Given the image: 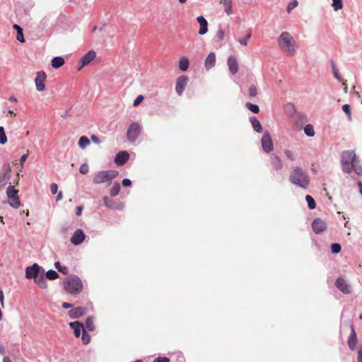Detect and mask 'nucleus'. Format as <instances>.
<instances>
[{"label":"nucleus","mask_w":362,"mask_h":362,"mask_svg":"<svg viewBox=\"0 0 362 362\" xmlns=\"http://www.w3.org/2000/svg\"><path fill=\"white\" fill-rule=\"evenodd\" d=\"M288 180L293 185L307 189L310 185L309 173L300 166H294L290 173Z\"/></svg>","instance_id":"obj_1"},{"label":"nucleus","mask_w":362,"mask_h":362,"mask_svg":"<svg viewBox=\"0 0 362 362\" xmlns=\"http://www.w3.org/2000/svg\"><path fill=\"white\" fill-rule=\"evenodd\" d=\"M356 153L353 150L342 151L341 154V170L345 173H350L354 168V164L358 162Z\"/></svg>","instance_id":"obj_2"},{"label":"nucleus","mask_w":362,"mask_h":362,"mask_svg":"<svg viewBox=\"0 0 362 362\" xmlns=\"http://www.w3.org/2000/svg\"><path fill=\"white\" fill-rule=\"evenodd\" d=\"M64 290L72 295L79 293L83 289V284L80 278L76 275H70L63 283Z\"/></svg>","instance_id":"obj_3"},{"label":"nucleus","mask_w":362,"mask_h":362,"mask_svg":"<svg viewBox=\"0 0 362 362\" xmlns=\"http://www.w3.org/2000/svg\"><path fill=\"white\" fill-rule=\"evenodd\" d=\"M278 43L280 49L289 54L295 52V41L293 37L288 32H283L278 37Z\"/></svg>","instance_id":"obj_4"},{"label":"nucleus","mask_w":362,"mask_h":362,"mask_svg":"<svg viewBox=\"0 0 362 362\" xmlns=\"http://www.w3.org/2000/svg\"><path fill=\"white\" fill-rule=\"evenodd\" d=\"M118 171L112 170L98 171L94 175L93 182L101 184L108 182V185H110L112 180L118 175Z\"/></svg>","instance_id":"obj_5"},{"label":"nucleus","mask_w":362,"mask_h":362,"mask_svg":"<svg viewBox=\"0 0 362 362\" xmlns=\"http://www.w3.org/2000/svg\"><path fill=\"white\" fill-rule=\"evenodd\" d=\"M141 132V127L137 122L132 123L127 132V139L129 142H134Z\"/></svg>","instance_id":"obj_6"},{"label":"nucleus","mask_w":362,"mask_h":362,"mask_svg":"<svg viewBox=\"0 0 362 362\" xmlns=\"http://www.w3.org/2000/svg\"><path fill=\"white\" fill-rule=\"evenodd\" d=\"M6 195L8 199L12 201V202L10 203L11 207L14 209L19 207L21 202L18 196V190H16L13 185H9L8 186L6 189Z\"/></svg>","instance_id":"obj_7"},{"label":"nucleus","mask_w":362,"mask_h":362,"mask_svg":"<svg viewBox=\"0 0 362 362\" xmlns=\"http://www.w3.org/2000/svg\"><path fill=\"white\" fill-rule=\"evenodd\" d=\"M42 272H44L43 267L37 263H34L31 266H28L25 268V278L28 279H34L38 274Z\"/></svg>","instance_id":"obj_8"},{"label":"nucleus","mask_w":362,"mask_h":362,"mask_svg":"<svg viewBox=\"0 0 362 362\" xmlns=\"http://www.w3.org/2000/svg\"><path fill=\"white\" fill-rule=\"evenodd\" d=\"M261 145L262 150L267 153H270L273 150V141L271 135L268 132L264 133L261 139Z\"/></svg>","instance_id":"obj_9"},{"label":"nucleus","mask_w":362,"mask_h":362,"mask_svg":"<svg viewBox=\"0 0 362 362\" xmlns=\"http://www.w3.org/2000/svg\"><path fill=\"white\" fill-rule=\"evenodd\" d=\"M96 57V52L94 50H89L79 60L78 69L81 70L84 66L90 63Z\"/></svg>","instance_id":"obj_10"},{"label":"nucleus","mask_w":362,"mask_h":362,"mask_svg":"<svg viewBox=\"0 0 362 362\" xmlns=\"http://www.w3.org/2000/svg\"><path fill=\"white\" fill-rule=\"evenodd\" d=\"M189 78L187 76L182 75L179 76L176 81L175 91L177 94L181 96L187 85Z\"/></svg>","instance_id":"obj_11"},{"label":"nucleus","mask_w":362,"mask_h":362,"mask_svg":"<svg viewBox=\"0 0 362 362\" xmlns=\"http://www.w3.org/2000/svg\"><path fill=\"white\" fill-rule=\"evenodd\" d=\"M47 78V74L45 71H37L35 78L36 89L38 91H43L45 89V81Z\"/></svg>","instance_id":"obj_12"},{"label":"nucleus","mask_w":362,"mask_h":362,"mask_svg":"<svg viewBox=\"0 0 362 362\" xmlns=\"http://www.w3.org/2000/svg\"><path fill=\"white\" fill-rule=\"evenodd\" d=\"M351 333L348 337L347 344L349 349L352 351L356 350L358 344V338L356 330L353 325H350Z\"/></svg>","instance_id":"obj_13"},{"label":"nucleus","mask_w":362,"mask_h":362,"mask_svg":"<svg viewBox=\"0 0 362 362\" xmlns=\"http://www.w3.org/2000/svg\"><path fill=\"white\" fill-rule=\"evenodd\" d=\"M312 228L316 234H320L327 229V223L320 218H315L312 223Z\"/></svg>","instance_id":"obj_14"},{"label":"nucleus","mask_w":362,"mask_h":362,"mask_svg":"<svg viewBox=\"0 0 362 362\" xmlns=\"http://www.w3.org/2000/svg\"><path fill=\"white\" fill-rule=\"evenodd\" d=\"M335 285L337 288L344 294H349L351 293V289L349 285L342 277H339L337 279Z\"/></svg>","instance_id":"obj_15"},{"label":"nucleus","mask_w":362,"mask_h":362,"mask_svg":"<svg viewBox=\"0 0 362 362\" xmlns=\"http://www.w3.org/2000/svg\"><path fill=\"white\" fill-rule=\"evenodd\" d=\"M86 235L82 229H77L74 231L71 238V243L74 245L81 244L85 240Z\"/></svg>","instance_id":"obj_16"},{"label":"nucleus","mask_w":362,"mask_h":362,"mask_svg":"<svg viewBox=\"0 0 362 362\" xmlns=\"http://www.w3.org/2000/svg\"><path fill=\"white\" fill-rule=\"evenodd\" d=\"M129 159V154L127 151H122L118 152L114 159L117 165H123Z\"/></svg>","instance_id":"obj_17"},{"label":"nucleus","mask_w":362,"mask_h":362,"mask_svg":"<svg viewBox=\"0 0 362 362\" xmlns=\"http://www.w3.org/2000/svg\"><path fill=\"white\" fill-rule=\"evenodd\" d=\"M103 200L104 205L111 209L121 211L124 208V204L122 203L116 204L107 197H104Z\"/></svg>","instance_id":"obj_18"},{"label":"nucleus","mask_w":362,"mask_h":362,"mask_svg":"<svg viewBox=\"0 0 362 362\" xmlns=\"http://www.w3.org/2000/svg\"><path fill=\"white\" fill-rule=\"evenodd\" d=\"M270 162L274 170L278 171L282 169V160L277 155L274 153L272 154L270 156Z\"/></svg>","instance_id":"obj_19"},{"label":"nucleus","mask_w":362,"mask_h":362,"mask_svg":"<svg viewBox=\"0 0 362 362\" xmlns=\"http://www.w3.org/2000/svg\"><path fill=\"white\" fill-rule=\"evenodd\" d=\"M227 64L230 72L233 75L235 74L238 71V64L236 57L234 56H230L228 58Z\"/></svg>","instance_id":"obj_20"},{"label":"nucleus","mask_w":362,"mask_h":362,"mask_svg":"<svg viewBox=\"0 0 362 362\" xmlns=\"http://www.w3.org/2000/svg\"><path fill=\"white\" fill-rule=\"evenodd\" d=\"M197 21L200 25V28L198 33L201 35L206 34L208 32V22L203 16H199L197 18Z\"/></svg>","instance_id":"obj_21"},{"label":"nucleus","mask_w":362,"mask_h":362,"mask_svg":"<svg viewBox=\"0 0 362 362\" xmlns=\"http://www.w3.org/2000/svg\"><path fill=\"white\" fill-rule=\"evenodd\" d=\"M86 309L83 307L73 308L69 311V315L71 318H78L86 313Z\"/></svg>","instance_id":"obj_22"},{"label":"nucleus","mask_w":362,"mask_h":362,"mask_svg":"<svg viewBox=\"0 0 362 362\" xmlns=\"http://www.w3.org/2000/svg\"><path fill=\"white\" fill-rule=\"evenodd\" d=\"M69 326L74 329V335L76 337H79L81 330L83 332L85 329L84 325L79 321H74L69 323Z\"/></svg>","instance_id":"obj_23"},{"label":"nucleus","mask_w":362,"mask_h":362,"mask_svg":"<svg viewBox=\"0 0 362 362\" xmlns=\"http://www.w3.org/2000/svg\"><path fill=\"white\" fill-rule=\"evenodd\" d=\"M216 64V54L214 52H211L206 57L204 62V66L206 70L213 68Z\"/></svg>","instance_id":"obj_24"},{"label":"nucleus","mask_w":362,"mask_h":362,"mask_svg":"<svg viewBox=\"0 0 362 362\" xmlns=\"http://www.w3.org/2000/svg\"><path fill=\"white\" fill-rule=\"evenodd\" d=\"M45 278L46 277H45V272H44L42 274L40 273V274H38L33 279V281H34L35 284L38 285L41 288L45 289V288H46L47 287V284Z\"/></svg>","instance_id":"obj_25"},{"label":"nucleus","mask_w":362,"mask_h":362,"mask_svg":"<svg viewBox=\"0 0 362 362\" xmlns=\"http://www.w3.org/2000/svg\"><path fill=\"white\" fill-rule=\"evenodd\" d=\"M250 122L252 126L254 131H255L257 133L262 132L263 129H262V124L256 117H255V116L250 117Z\"/></svg>","instance_id":"obj_26"},{"label":"nucleus","mask_w":362,"mask_h":362,"mask_svg":"<svg viewBox=\"0 0 362 362\" xmlns=\"http://www.w3.org/2000/svg\"><path fill=\"white\" fill-rule=\"evenodd\" d=\"M65 63L64 59L62 57H54L51 61V65L54 69H59Z\"/></svg>","instance_id":"obj_27"},{"label":"nucleus","mask_w":362,"mask_h":362,"mask_svg":"<svg viewBox=\"0 0 362 362\" xmlns=\"http://www.w3.org/2000/svg\"><path fill=\"white\" fill-rule=\"evenodd\" d=\"M13 30H16V32H17V36H16L17 40L22 43L24 42L25 38L23 36V28L18 24H13Z\"/></svg>","instance_id":"obj_28"},{"label":"nucleus","mask_w":362,"mask_h":362,"mask_svg":"<svg viewBox=\"0 0 362 362\" xmlns=\"http://www.w3.org/2000/svg\"><path fill=\"white\" fill-rule=\"evenodd\" d=\"M220 4H223L224 11L228 16L232 14V0H220Z\"/></svg>","instance_id":"obj_29"},{"label":"nucleus","mask_w":362,"mask_h":362,"mask_svg":"<svg viewBox=\"0 0 362 362\" xmlns=\"http://www.w3.org/2000/svg\"><path fill=\"white\" fill-rule=\"evenodd\" d=\"M85 328H86L88 331H94L95 329V327L93 322V317L88 316L85 321Z\"/></svg>","instance_id":"obj_30"},{"label":"nucleus","mask_w":362,"mask_h":362,"mask_svg":"<svg viewBox=\"0 0 362 362\" xmlns=\"http://www.w3.org/2000/svg\"><path fill=\"white\" fill-rule=\"evenodd\" d=\"M179 68L182 71H186L189 68V60L186 57L180 58L179 62Z\"/></svg>","instance_id":"obj_31"},{"label":"nucleus","mask_w":362,"mask_h":362,"mask_svg":"<svg viewBox=\"0 0 362 362\" xmlns=\"http://www.w3.org/2000/svg\"><path fill=\"white\" fill-rule=\"evenodd\" d=\"M9 179L10 175H8V173H0V190L6 185Z\"/></svg>","instance_id":"obj_32"},{"label":"nucleus","mask_w":362,"mask_h":362,"mask_svg":"<svg viewBox=\"0 0 362 362\" xmlns=\"http://www.w3.org/2000/svg\"><path fill=\"white\" fill-rule=\"evenodd\" d=\"M78 144L80 148L84 149L90 144V140L87 136H82L80 137Z\"/></svg>","instance_id":"obj_33"},{"label":"nucleus","mask_w":362,"mask_h":362,"mask_svg":"<svg viewBox=\"0 0 362 362\" xmlns=\"http://www.w3.org/2000/svg\"><path fill=\"white\" fill-rule=\"evenodd\" d=\"M45 275L49 280H55L59 278V274L53 269H49L47 272H45Z\"/></svg>","instance_id":"obj_34"},{"label":"nucleus","mask_w":362,"mask_h":362,"mask_svg":"<svg viewBox=\"0 0 362 362\" xmlns=\"http://www.w3.org/2000/svg\"><path fill=\"white\" fill-rule=\"evenodd\" d=\"M120 184L118 182H115L113 186L110 189V195L112 197H115L119 194L120 191Z\"/></svg>","instance_id":"obj_35"},{"label":"nucleus","mask_w":362,"mask_h":362,"mask_svg":"<svg viewBox=\"0 0 362 362\" xmlns=\"http://www.w3.org/2000/svg\"><path fill=\"white\" fill-rule=\"evenodd\" d=\"M304 133L305 134L306 136L309 137L314 136L315 133L313 126L310 124H306L304 127Z\"/></svg>","instance_id":"obj_36"},{"label":"nucleus","mask_w":362,"mask_h":362,"mask_svg":"<svg viewBox=\"0 0 362 362\" xmlns=\"http://www.w3.org/2000/svg\"><path fill=\"white\" fill-rule=\"evenodd\" d=\"M54 267L62 274L66 275L69 273L68 267L66 266H62L59 262H56L54 263Z\"/></svg>","instance_id":"obj_37"},{"label":"nucleus","mask_w":362,"mask_h":362,"mask_svg":"<svg viewBox=\"0 0 362 362\" xmlns=\"http://www.w3.org/2000/svg\"><path fill=\"white\" fill-rule=\"evenodd\" d=\"M305 201L308 204V207L310 209H314L316 207V203L313 197L310 195L305 196Z\"/></svg>","instance_id":"obj_38"},{"label":"nucleus","mask_w":362,"mask_h":362,"mask_svg":"<svg viewBox=\"0 0 362 362\" xmlns=\"http://www.w3.org/2000/svg\"><path fill=\"white\" fill-rule=\"evenodd\" d=\"M245 106L246 107L250 110L251 112H252L253 113H258L259 112V107L257 105H255V104H252L250 102H247L245 103Z\"/></svg>","instance_id":"obj_39"},{"label":"nucleus","mask_w":362,"mask_h":362,"mask_svg":"<svg viewBox=\"0 0 362 362\" xmlns=\"http://www.w3.org/2000/svg\"><path fill=\"white\" fill-rule=\"evenodd\" d=\"M342 110L345 112V114L346 115V117H347V119L349 121H351L352 120V117H351V107L348 104H344L342 106Z\"/></svg>","instance_id":"obj_40"},{"label":"nucleus","mask_w":362,"mask_h":362,"mask_svg":"<svg viewBox=\"0 0 362 362\" xmlns=\"http://www.w3.org/2000/svg\"><path fill=\"white\" fill-rule=\"evenodd\" d=\"M331 64H332V72H333V75L334 76V78L339 81H342V78L338 71V69H337L335 64H334V61H331Z\"/></svg>","instance_id":"obj_41"},{"label":"nucleus","mask_w":362,"mask_h":362,"mask_svg":"<svg viewBox=\"0 0 362 362\" xmlns=\"http://www.w3.org/2000/svg\"><path fill=\"white\" fill-rule=\"evenodd\" d=\"M332 6L335 11H337L342 8L343 1L342 0H332Z\"/></svg>","instance_id":"obj_42"},{"label":"nucleus","mask_w":362,"mask_h":362,"mask_svg":"<svg viewBox=\"0 0 362 362\" xmlns=\"http://www.w3.org/2000/svg\"><path fill=\"white\" fill-rule=\"evenodd\" d=\"M81 341H82L83 344H88L90 341V336L86 332V329H83V332H82Z\"/></svg>","instance_id":"obj_43"},{"label":"nucleus","mask_w":362,"mask_h":362,"mask_svg":"<svg viewBox=\"0 0 362 362\" xmlns=\"http://www.w3.org/2000/svg\"><path fill=\"white\" fill-rule=\"evenodd\" d=\"M341 250V246L339 243H334L331 244V252L332 254H338Z\"/></svg>","instance_id":"obj_44"},{"label":"nucleus","mask_w":362,"mask_h":362,"mask_svg":"<svg viewBox=\"0 0 362 362\" xmlns=\"http://www.w3.org/2000/svg\"><path fill=\"white\" fill-rule=\"evenodd\" d=\"M7 142V136L6 135L4 128L0 127V144H5Z\"/></svg>","instance_id":"obj_45"},{"label":"nucleus","mask_w":362,"mask_h":362,"mask_svg":"<svg viewBox=\"0 0 362 362\" xmlns=\"http://www.w3.org/2000/svg\"><path fill=\"white\" fill-rule=\"evenodd\" d=\"M252 37V31L251 30H249L248 33L246 35V36L243 38L238 40L239 43L243 46H246L247 45V40Z\"/></svg>","instance_id":"obj_46"},{"label":"nucleus","mask_w":362,"mask_h":362,"mask_svg":"<svg viewBox=\"0 0 362 362\" xmlns=\"http://www.w3.org/2000/svg\"><path fill=\"white\" fill-rule=\"evenodd\" d=\"M358 161L354 164L353 170H354L355 173L358 175H362V165L358 164Z\"/></svg>","instance_id":"obj_47"},{"label":"nucleus","mask_w":362,"mask_h":362,"mask_svg":"<svg viewBox=\"0 0 362 362\" xmlns=\"http://www.w3.org/2000/svg\"><path fill=\"white\" fill-rule=\"evenodd\" d=\"M248 93L250 98H254L257 95V90L255 86H251L249 88Z\"/></svg>","instance_id":"obj_48"},{"label":"nucleus","mask_w":362,"mask_h":362,"mask_svg":"<svg viewBox=\"0 0 362 362\" xmlns=\"http://www.w3.org/2000/svg\"><path fill=\"white\" fill-rule=\"evenodd\" d=\"M286 111L288 113L293 114L296 112L295 106L292 103H288L286 105Z\"/></svg>","instance_id":"obj_49"},{"label":"nucleus","mask_w":362,"mask_h":362,"mask_svg":"<svg viewBox=\"0 0 362 362\" xmlns=\"http://www.w3.org/2000/svg\"><path fill=\"white\" fill-rule=\"evenodd\" d=\"M298 1L294 0L293 1L289 3L286 7L287 11L290 13L294 8L298 6Z\"/></svg>","instance_id":"obj_50"},{"label":"nucleus","mask_w":362,"mask_h":362,"mask_svg":"<svg viewBox=\"0 0 362 362\" xmlns=\"http://www.w3.org/2000/svg\"><path fill=\"white\" fill-rule=\"evenodd\" d=\"M285 153V155L286 156V157L291 160H294L296 159V156L295 154L293 153V151L288 150V149H286L284 151Z\"/></svg>","instance_id":"obj_51"},{"label":"nucleus","mask_w":362,"mask_h":362,"mask_svg":"<svg viewBox=\"0 0 362 362\" xmlns=\"http://www.w3.org/2000/svg\"><path fill=\"white\" fill-rule=\"evenodd\" d=\"M88 170L89 168L86 163L82 164L79 168V172L83 175L86 174L88 172Z\"/></svg>","instance_id":"obj_52"},{"label":"nucleus","mask_w":362,"mask_h":362,"mask_svg":"<svg viewBox=\"0 0 362 362\" xmlns=\"http://www.w3.org/2000/svg\"><path fill=\"white\" fill-rule=\"evenodd\" d=\"M224 36H225V32L224 30L219 28L218 30V32H217V37L218 39V40H223L224 39Z\"/></svg>","instance_id":"obj_53"},{"label":"nucleus","mask_w":362,"mask_h":362,"mask_svg":"<svg viewBox=\"0 0 362 362\" xmlns=\"http://www.w3.org/2000/svg\"><path fill=\"white\" fill-rule=\"evenodd\" d=\"M357 362H362V344L360 346L359 349L357 351Z\"/></svg>","instance_id":"obj_54"},{"label":"nucleus","mask_w":362,"mask_h":362,"mask_svg":"<svg viewBox=\"0 0 362 362\" xmlns=\"http://www.w3.org/2000/svg\"><path fill=\"white\" fill-rule=\"evenodd\" d=\"M122 184L124 187H128L132 186V180H129V178H124L122 182Z\"/></svg>","instance_id":"obj_55"},{"label":"nucleus","mask_w":362,"mask_h":362,"mask_svg":"<svg viewBox=\"0 0 362 362\" xmlns=\"http://www.w3.org/2000/svg\"><path fill=\"white\" fill-rule=\"evenodd\" d=\"M143 100L144 96L142 95H138L136 98L134 100L133 105L137 106Z\"/></svg>","instance_id":"obj_56"},{"label":"nucleus","mask_w":362,"mask_h":362,"mask_svg":"<svg viewBox=\"0 0 362 362\" xmlns=\"http://www.w3.org/2000/svg\"><path fill=\"white\" fill-rule=\"evenodd\" d=\"M50 189L52 194H55L58 190V185L56 183H52L50 185Z\"/></svg>","instance_id":"obj_57"},{"label":"nucleus","mask_w":362,"mask_h":362,"mask_svg":"<svg viewBox=\"0 0 362 362\" xmlns=\"http://www.w3.org/2000/svg\"><path fill=\"white\" fill-rule=\"evenodd\" d=\"M153 362H170L169 358L167 357H158L153 360Z\"/></svg>","instance_id":"obj_58"},{"label":"nucleus","mask_w":362,"mask_h":362,"mask_svg":"<svg viewBox=\"0 0 362 362\" xmlns=\"http://www.w3.org/2000/svg\"><path fill=\"white\" fill-rule=\"evenodd\" d=\"M90 139L92 140V141L96 144H99L100 143V139L98 138V136L95 135V134H92L91 136H90Z\"/></svg>","instance_id":"obj_59"},{"label":"nucleus","mask_w":362,"mask_h":362,"mask_svg":"<svg viewBox=\"0 0 362 362\" xmlns=\"http://www.w3.org/2000/svg\"><path fill=\"white\" fill-rule=\"evenodd\" d=\"M4 168L5 169L4 173H8V175L11 176V167L9 163H6L4 165Z\"/></svg>","instance_id":"obj_60"},{"label":"nucleus","mask_w":362,"mask_h":362,"mask_svg":"<svg viewBox=\"0 0 362 362\" xmlns=\"http://www.w3.org/2000/svg\"><path fill=\"white\" fill-rule=\"evenodd\" d=\"M62 307L64 309L72 308L73 305L69 303L64 302L62 303Z\"/></svg>","instance_id":"obj_61"},{"label":"nucleus","mask_w":362,"mask_h":362,"mask_svg":"<svg viewBox=\"0 0 362 362\" xmlns=\"http://www.w3.org/2000/svg\"><path fill=\"white\" fill-rule=\"evenodd\" d=\"M28 158L27 154H23L20 158V164L23 165Z\"/></svg>","instance_id":"obj_62"},{"label":"nucleus","mask_w":362,"mask_h":362,"mask_svg":"<svg viewBox=\"0 0 362 362\" xmlns=\"http://www.w3.org/2000/svg\"><path fill=\"white\" fill-rule=\"evenodd\" d=\"M177 359L178 362H185V357L182 354H178L177 355Z\"/></svg>","instance_id":"obj_63"},{"label":"nucleus","mask_w":362,"mask_h":362,"mask_svg":"<svg viewBox=\"0 0 362 362\" xmlns=\"http://www.w3.org/2000/svg\"><path fill=\"white\" fill-rule=\"evenodd\" d=\"M82 210H83V206H77L76 207V216H81Z\"/></svg>","instance_id":"obj_64"}]
</instances>
